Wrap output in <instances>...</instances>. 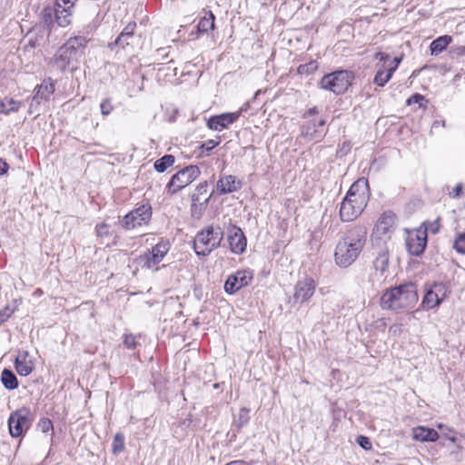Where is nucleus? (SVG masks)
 <instances>
[{
    "instance_id": "obj_36",
    "label": "nucleus",
    "mask_w": 465,
    "mask_h": 465,
    "mask_svg": "<svg viewBox=\"0 0 465 465\" xmlns=\"http://www.w3.org/2000/svg\"><path fill=\"white\" fill-rule=\"evenodd\" d=\"M135 27H136V24L135 23H129L124 27V29L120 34V35L118 36V42H121L123 40V38H124V37L134 38V32Z\"/></svg>"
},
{
    "instance_id": "obj_8",
    "label": "nucleus",
    "mask_w": 465,
    "mask_h": 465,
    "mask_svg": "<svg viewBox=\"0 0 465 465\" xmlns=\"http://www.w3.org/2000/svg\"><path fill=\"white\" fill-rule=\"evenodd\" d=\"M354 75L352 72L340 70L325 74L320 82V86L324 90L341 94L351 84Z\"/></svg>"
},
{
    "instance_id": "obj_7",
    "label": "nucleus",
    "mask_w": 465,
    "mask_h": 465,
    "mask_svg": "<svg viewBox=\"0 0 465 465\" xmlns=\"http://www.w3.org/2000/svg\"><path fill=\"white\" fill-rule=\"evenodd\" d=\"M375 59L379 60L377 64V72L374 77V84L378 86H384L392 77L393 73L397 70L401 64V58H391L390 54L378 52Z\"/></svg>"
},
{
    "instance_id": "obj_38",
    "label": "nucleus",
    "mask_w": 465,
    "mask_h": 465,
    "mask_svg": "<svg viewBox=\"0 0 465 465\" xmlns=\"http://www.w3.org/2000/svg\"><path fill=\"white\" fill-rule=\"evenodd\" d=\"M37 427L44 433H47L54 430L53 423L48 418L40 419Z\"/></svg>"
},
{
    "instance_id": "obj_6",
    "label": "nucleus",
    "mask_w": 465,
    "mask_h": 465,
    "mask_svg": "<svg viewBox=\"0 0 465 465\" xmlns=\"http://www.w3.org/2000/svg\"><path fill=\"white\" fill-rule=\"evenodd\" d=\"M316 107L304 114L305 122L301 127V135L309 142H319L325 134V120L316 116Z\"/></svg>"
},
{
    "instance_id": "obj_29",
    "label": "nucleus",
    "mask_w": 465,
    "mask_h": 465,
    "mask_svg": "<svg viewBox=\"0 0 465 465\" xmlns=\"http://www.w3.org/2000/svg\"><path fill=\"white\" fill-rule=\"evenodd\" d=\"M1 381L7 390H15L18 387V381L14 372L5 369L1 373Z\"/></svg>"
},
{
    "instance_id": "obj_9",
    "label": "nucleus",
    "mask_w": 465,
    "mask_h": 465,
    "mask_svg": "<svg viewBox=\"0 0 465 465\" xmlns=\"http://www.w3.org/2000/svg\"><path fill=\"white\" fill-rule=\"evenodd\" d=\"M449 293L448 286L443 282H433L425 285V294L421 302V308L430 311L437 308L446 299Z\"/></svg>"
},
{
    "instance_id": "obj_11",
    "label": "nucleus",
    "mask_w": 465,
    "mask_h": 465,
    "mask_svg": "<svg viewBox=\"0 0 465 465\" xmlns=\"http://www.w3.org/2000/svg\"><path fill=\"white\" fill-rule=\"evenodd\" d=\"M151 217V205L148 203L142 204L124 216L122 221L123 226L126 230H133L137 227L147 224L150 222Z\"/></svg>"
},
{
    "instance_id": "obj_45",
    "label": "nucleus",
    "mask_w": 465,
    "mask_h": 465,
    "mask_svg": "<svg viewBox=\"0 0 465 465\" xmlns=\"http://www.w3.org/2000/svg\"><path fill=\"white\" fill-rule=\"evenodd\" d=\"M357 443L362 447L364 450H371V442L368 437L365 436H358L356 439Z\"/></svg>"
},
{
    "instance_id": "obj_20",
    "label": "nucleus",
    "mask_w": 465,
    "mask_h": 465,
    "mask_svg": "<svg viewBox=\"0 0 465 465\" xmlns=\"http://www.w3.org/2000/svg\"><path fill=\"white\" fill-rule=\"evenodd\" d=\"M74 3L65 0H57L55 5V21L61 27H65L71 24L72 12Z\"/></svg>"
},
{
    "instance_id": "obj_19",
    "label": "nucleus",
    "mask_w": 465,
    "mask_h": 465,
    "mask_svg": "<svg viewBox=\"0 0 465 465\" xmlns=\"http://www.w3.org/2000/svg\"><path fill=\"white\" fill-rule=\"evenodd\" d=\"M54 92V83L51 78L43 80L41 84L36 86V92L32 99L29 113H33L35 105L40 104L43 101H48Z\"/></svg>"
},
{
    "instance_id": "obj_37",
    "label": "nucleus",
    "mask_w": 465,
    "mask_h": 465,
    "mask_svg": "<svg viewBox=\"0 0 465 465\" xmlns=\"http://www.w3.org/2000/svg\"><path fill=\"white\" fill-rule=\"evenodd\" d=\"M100 110H101V114L104 116L109 115L114 110V105L112 104V101L108 98L103 99L100 104Z\"/></svg>"
},
{
    "instance_id": "obj_25",
    "label": "nucleus",
    "mask_w": 465,
    "mask_h": 465,
    "mask_svg": "<svg viewBox=\"0 0 465 465\" xmlns=\"http://www.w3.org/2000/svg\"><path fill=\"white\" fill-rule=\"evenodd\" d=\"M215 16L211 11H203V16L200 18L197 30L199 33H208L214 29Z\"/></svg>"
},
{
    "instance_id": "obj_50",
    "label": "nucleus",
    "mask_w": 465,
    "mask_h": 465,
    "mask_svg": "<svg viewBox=\"0 0 465 465\" xmlns=\"http://www.w3.org/2000/svg\"><path fill=\"white\" fill-rule=\"evenodd\" d=\"M9 169L8 163L2 158H0V175H4Z\"/></svg>"
},
{
    "instance_id": "obj_26",
    "label": "nucleus",
    "mask_w": 465,
    "mask_h": 465,
    "mask_svg": "<svg viewBox=\"0 0 465 465\" xmlns=\"http://www.w3.org/2000/svg\"><path fill=\"white\" fill-rule=\"evenodd\" d=\"M23 105V103L13 98L5 97L0 101V114H9L17 112Z\"/></svg>"
},
{
    "instance_id": "obj_1",
    "label": "nucleus",
    "mask_w": 465,
    "mask_h": 465,
    "mask_svg": "<svg viewBox=\"0 0 465 465\" xmlns=\"http://www.w3.org/2000/svg\"><path fill=\"white\" fill-rule=\"evenodd\" d=\"M366 240L367 229L363 225H355L347 230L336 245V264L343 268L352 264L363 250Z\"/></svg>"
},
{
    "instance_id": "obj_53",
    "label": "nucleus",
    "mask_w": 465,
    "mask_h": 465,
    "mask_svg": "<svg viewBox=\"0 0 465 465\" xmlns=\"http://www.w3.org/2000/svg\"><path fill=\"white\" fill-rule=\"evenodd\" d=\"M437 428H438V429L440 430V432H441L442 430H445V428H447V426H445V425H444V424H442V423H439V424H437Z\"/></svg>"
},
{
    "instance_id": "obj_40",
    "label": "nucleus",
    "mask_w": 465,
    "mask_h": 465,
    "mask_svg": "<svg viewBox=\"0 0 465 465\" xmlns=\"http://www.w3.org/2000/svg\"><path fill=\"white\" fill-rule=\"evenodd\" d=\"M95 232L98 237H107L109 235V225L105 223H101L96 225Z\"/></svg>"
},
{
    "instance_id": "obj_3",
    "label": "nucleus",
    "mask_w": 465,
    "mask_h": 465,
    "mask_svg": "<svg viewBox=\"0 0 465 465\" xmlns=\"http://www.w3.org/2000/svg\"><path fill=\"white\" fill-rule=\"evenodd\" d=\"M88 44L84 36L70 37L54 54L51 63L60 71H65L70 65L76 67Z\"/></svg>"
},
{
    "instance_id": "obj_28",
    "label": "nucleus",
    "mask_w": 465,
    "mask_h": 465,
    "mask_svg": "<svg viewBox=\"0 0 465 465\" xmlns=\"http://www.w3.org/2000/svg\"><path fill=\"white\" fill-rule=\"evenodd\" d=\"M451 37L450 35H442L432 41L430 44L431 54H439L450 44Z\"/></svg>"
},
{
    "instance_id": "obj_46",
    "label": "nucleus",
    "mask_w": 465,
    "mask_h": 465,
    "mask_svg": "<svg viewBox=\"0 0 465 465\" xmlns=\"http://www.w3.org/2000/svg\"><path fill=\"white\" fill-rule=\"evenodd\" d=\"M441 435L451 442L456 441V432L449 427L445 428V430L441 431Z\"/></svg>"
},
{
    "instance_id": "obj_31",
    "label": "nucleus",
    "mask_w": 465,
    "mask_h": 465,
    "mask_svg": "<svg viewBox=\"0 0 465 465\" xmlns=\"http://www.w3.org/2000/svg\"><path fill=\"white\" fill-rule=\"evenodd\" d=\"M250 410L248 408H241L239 413L233 419V426L237 427L238 430L244 427L250 420Z\"/></svg>"
},
{
    "instance_id": "obj_13",
    "label": "nucleus",
    "mask_w": 465,
    "mask_h": 465,
    "mask_svg": "<svg viewBox=\"0 0 465 465\" xmlns=\"http://www.w3.org/2000/svg\"><path fill=\"white\" fill-rule=\"evenodd\" d=\"M31 423L28 409L23 408L12 412L8 419L11 436L15 438L22 436L30 428Z\"/></svg>"
},
{
    "instance_id": "obj_14",
    "label": "nucleus",
    "mask_w": 465,
    "mask_h": 465,
    "mask_svg": "<svg viewBox=\"0 0 465 465\" xmlns=\"http://www.w3.org/2000/svg\"><path fill=\"white\" fill-rule=\"evenodd\" d=\"M427 245L426 230L419 227L415 230L409 231L406 238V247L411 255H420Z\"/></svg>"
},
{
    "instance_id": "obj_27",
    "label": "nucleus",
    "mask_w": 465,
    "mask_h": 465,
    "mask_svg": "<svg viewBox=\"0 0 465 465\" xmlns=\"http://www.w3.org/2000/svg\"><path fill=\"white\" fill-rule=\"evenodd\" d=\"M389 265V252L387 249H383L377 255L373 262V266L376 272H379L381 274H383L387 270Z\"/></svg>"
},
{
    "instance_id": "obj_35",
    "label": "nucleus",
    "mask_w": 465,
    "mask_h": 465,
    "mask_svg": "<svg viewBox=\"0 0 465 465\" xmlns=\"http://www.w3.org/2000/svg\"><path fill=\"white\" fill-rule=\"evenodd\" d=\"M318 67V64L315 61H312L308 64H301L297 71L300 74H312L313 73L314 71H316Z\"/></svg>"
},
{
    "instance_id": "obj_32",
    "label": "nucleus",
    "mask_w": 465,
    "mask_h": 465,
    "mask_svg": "<svg viewBox=\"0 0 465 465\" xmlns=\"http://www.w3.org/2000/svg\"><path fill=\"white\" fill-rule=\"evenodd\" d=\"M112 449L114 454H119L124 450V436L123 434H115L113 440Z\"/></svg>"
},
{
    "instance_id": "obj_30",
    "label": "nucleus",
    "mask_w": 465,
    "mask_h": 465,
    "mask_svg": "<svg viewBox=\"0 0 465 465\" xmlns=\"http://www.w3.org/2000/svg\"><path fill=\"white\" fill-rule=\"evenodd\" d=\"M175 163V157L172 154H165L154 162V169L158 173L165 172L169 167L173 166Z\"/></svg>"
},
{
    "instance_id": "obj_33",
    "label": "nucleus",
    "mask_w": 465,
    "mask_h": 465,
    "mask_svg": "<svg viewBox=\"0 0 465 465\" xmlns=\"http://www.w3.org/2000/svg\"><path fill=\"white\" fill-rule=\"evenodd\" d=\"M220 139L218 140H213L210 139L204 143H203L199 146V151L201 154H208L209 152H211L213 148H215L220 143Z\"/></svg>"
},
{
    "instance_id": "obj_51",
    "label": "nucleus",
    "mask_w": 465,
    "mask_h": 465,
    "mask_svg": "<svg viewBox=\"0 0 465 465\" xmlns=\"http://www.w3.org/2000/svg\"><path fill=\"white\" fill-rule=\"evenodd\" d=\"M225 465H248L244 460H237L226 463Z\"/></svg>"
},
{
    "instance_id": "obj_47",
    "label": "nucleus",
    "mask_w": 465,
    "mask_h": 465,
    "mask_svg": "<svg viewBox=\"0 0 465 465\" xmlns=\"http://www.w3.org/2000/svg\"><path fill=\"white\" fill-rule=\"evenodd\" d=\"M425 98L423 95L420 94H415L413 95H411L408 100H407V104H421L422 101H424Z\"/></svg>"
},
{
    "instance_id": "obj_16",
    "label": "nucleus",
    "mask_w": 465,
    "mask_h": 465,
    "mask_svg": "<svg viewBox=\"0 0 465 465\" xmlns=\"http://www.w3.org/2000/svg\"><path fill=\"white\" fill-rule=\"evenodd\" d=\"M316 283L313 279L306 277L299 280L294 286L293 300L303 304L309 302L315 292Z\"/></svg>"
},
{
    "instance_id": "obj_23",
    "label": "nucleus",
    "mask_w": 465,
    "mask_h": 465,
    "mask_svg": "<svg viewBox=\"0 0 465 465\" xmlns=\"http://www.w3.org/2000/svg\"><path fill=\"white\" fill-rule=\"evenodd\" d=\"M241 187V183L233 175H225L221 177L216 184L218 194H226L237 191Z\"/></svg>"
},
{
    "instance_id": "obj_12",
    "label": "nucleus",
    "mask_w": 465,
    "mask_h": 465,
    "mask_svg": "<svg viewBox=\"0 0 465 465\" xmlns=\"http://www.w3.org/2000/svg\"><path fill=\"white\" fill-rule=\"evenodd\" d=\"M170 250L168 241H161L154 245L151 251L140 256V262L143 267L157 271L159 263L163 260Z\"/></svg>"
},
{
    "instance_id": "obj_17",
    "label": "nucleus",
    "mask_w": 465,
    "mask_h": 465,
    "mask_svg": "<svg viewBox=\"0 0 465 465\" xmlns=\"http://www.w3.org/2000/svg\"><path fill=\"white\" fill-rule=\"evenodd\" d=\"M230 250L235 254H242L246 250L247 240L242 229L234 224L227 228Z\"/></svg>"
},
{
    "instance_id": "obj_5",
    "label": "nucleus",
    "mask_w": 465,
    "mask_h": 465,
    "mask_svg": "<svg viewBox=\"0 0 465 465\" xmlns=\"http://www.w3.org/2000/svg\"><path fill=\"white\" fill-rule=\"evenodd\" d=\"M223 232L219 226L210 225L199 232L193 241V248L197 255L206 256L220 246Z\"/></svg>"
},
{
    "instance_id": "obj_22",
    "label": "nucleus",
    "mask_w": 465,
    "mask_h": 465,
    "mask_svg": "<svg viewBox=\"0 0 465 465\" xmlns=\"http://www.w3.org/2000/svg\"><path fill=\"white\" fill-rule=\"evenodd\" d=\"M395 223V214L392 212L383 213L377 221L374 232L379 235H386L391 232Z\"/></svg>"
},
{
    "instance_id": "obj_42",
    "label": "nucleus",
    "mask_w": 465,
    "mask_h": 465,
    "mask_svg": "<svg viewBox=\"0 0 465 465\" xmlns=\"http://www.w3.org/2000/svg\"><path fill=\"white\" fill-rule=\"evenodd\" d=\"M208 188V183L206 181L201 183L198 184L195 190V193L193 194V198L194 201H200L199 196L201 194L206 193Z\"/></svg>"
},
{
    "instance_id": "obj_15",
    "label": "nucleus",
    "mask_w": 465,
    "mask_h": 465,
    "mask_svg": "<svg viewBox=\"0 0 465 465\" xmlns=\"http://www.w3.org/2000/svg\"><path fill=\"white\" fill-rule=\"evenodd\" d=\"M253 274L250 270H242L230 275L225 283L224 291L229 294H233L242 287L247 286L252 280Z\"/></svg>"
},
{
    "instance_id": "obj_49",
    "label": "nucleus",
    "mask_w": 465,
    "mask_h": 465,
    "mask_svg": "<svg viewBox=\"0 0 465 465\" xmlns=\"http://www.w3.org/2000/svg\"><path fill=\"white\" fill-rule=\"evenodd\" d=\"M401 324H393L389 328V332L393 336L401 334Z\"/></svg>"
},
{
    "instance_id": "obj_24",
    "label": "nucleus",
    "mask_w": 465,
    "mask_h": 465,
    "mask_svg": "<svg viewBox=\"0 0 465 465\" xmlns=\"http://www.w3.org/2000/svg\"><path fill=\"white\" fill-rule=\"evenodd\" d=\"M412 439L421 442H434L439 439V433L434 429L418 426L412 429Z\"/></svg>"
},
{
    "instance_id": "obj_44",
    "label": "nucleus",
    "mask_w": 465,
    "mask_h": 465,
    "mask_svg": "<svg viewBox=\"0 0 465 465\" xmlns=\"http://www.w3.org/2000/svg\"><path fill=\"white\" fill-rule=\"evenodd\" d=\"M133 38L131 37H124L121 42H118V37L115 39L114 43L109 44V48L114 49L115 46H121L122 48H124L125 46L129 45L131 44V40Z\"/></svg>"
},
{
    "instance_id": "obj_39",
    "label": "nucleus",
    "mask_w": 465,
    "mask_h": 465,
    "mask_svg": "<svg viewBox=\"0 0 465 465\" xmlns=\"http://www.w3.org/2000/svg\"><path fill=\"white\" fill-rule=\"evenodd\" d=\"M421 227L423 230H426V233L428 232H430L431 233H437L440 230V219H437L433 222H425Z\"/></svg>"
},
{
    "instance_id": "obj_2",
    "label": "nucleus",
    "mask_w": 465,
    "mask_h": 465,
    "mask_svg": "<svg viewBox=\"0 0 465 465\" xmlns=\"http://www.w3.org/2000/svg\"><path fill=\"white\" fill-rule=\"evenodd\" d=\"M370 198L369 183L360 178L351 184L340 207V218L348 223L355 220L367 206Z\"/></svg>"
},
{
    "instance_id": "obj_48",
    "label": "nucleus",
    "mask_w": 465,
    "mask_h": 465,
    "mask_svg": "<svg viewBox=\"0 0 465 465\" xmlns=\"http://www.w3.org/2000/svg\"><path fill=\"white\" fill-rule=\"evenodd\" d=\"M462 191V184L458 183L451 192L449 193L450 196L452 198H459L460 196Z\"/></svg>"
},
{
    "instance_id": "obj_54",
    "label": "nucleus",
    "mask_w": 465,
    "mask_h": 465,
    "mask_svg": "<svg viewBox=\"0 0 465 465\" xmlns=\"http://www.w3.org/2000/svg\"><path fill=\"white\" fill-rule=\"evenodd\" d=\"M29 45L32 46V47H35L36 45V43L35 42H33L32 39H29Z\"/></svg>"
},
{
    "instance_id": "obj_21",
    "label": "nucleus",
    "mask_w": 465,
    "mask_h": 465,
    "mask_svg": "<svg viewBox=\"0 0 465 465\" xmlns=\"http://www.w3.org/2000/svg\"><path fill=\"white\" fill-rule=\"evenodd\" d=\"M17 373L21 376H28L35 369V361L27 351H18L15 361Z\"/></svg>"
},
{
    "instance_id": "obj_52",
    "label": "nucleus",
    "mask_w": 465,
    "mask_h": 465,
    "mask_svg": "<svg viewBox=\"0 0 465 465\" xmlns=\"http://www.w3.org/2000/svg\"><path fill=\"white\" fill-rule=\"evenodd\" d=\"M378 324L379 327H381L382 330L385 329L386 327V322L384 319H380L379 321H377L376 322Z\"/></svg>"
},
{
    "instance_id": "obj_4",
    "label": "nucleus",
    "mask_w": 465,
    "mask_h": 465,
    "mask_svg": "<svg viewBox=\"0 0 465 465\" xmlns=\"http://www.w3.org/2000/svg\"><path fill=\"white\" fill-rule=\"evenodd\" d=\"M418 302L414 284L407 283L388 289L381 298V307L384 310H405L412 308Z\"/></svg>"
},
{
    "instance_id": "obj_34",
    "label": "nucleus",
    "mask_w": 465,
    "mask_h": 465,
    "mask_svg": "<svg viewBox=\"0 0 465 465\" xmlns=\"http://www.w3.org/2000/svg\"><path fill=\"white\" fill-rule=\"evenodd\" d=\"M453 248L457 252L465 254V233H459L454 241Z\"/></svg>"
},
{
    "instance_id": "obj_18",
    "label": "nucleus",
    "mask_w": 465,
    "mask_h": 465,
    "mask_svg": "<svg viewBox=\"0 0 465 465\" xmlns=\"http://www.w3.org/2000/svg\"><path fill=\"white\" fill-rule=\"evenodd\" d=\"M242 114V110L233 113H224L211 116L206 123L209 129L221 132L236 122Z\"/></svg>"
},
{
    "instance_id": "obj_41",
    "label": "nucleus",
    "mask_w": 465,
    "mask_h": 465,
    "mask_svg": "<svg viewBox=\"0 0 465 465\" xmlns=\"http://www.w3.org/2000/svg\"><path fill=\"white\" fill-rule=\"evenodd\" d=\"M14 312L15 309L10 308L8 305L0 310V325L5 322Z\"/></svg>"
},
{
    "instance_id": "obj_10",
    "label": "nucleus",
    "mask_w": 465,
    "mask_h": 465,
    "mask_svg": "<svg viewBox=\"0 0 465 465\" xmlns=\"http://www.w3.org/2000/svg\"><path fill=\"white\" fill-rule=\"evenodd\" d=\"M200 173L201 171L196 165H188L180 170L172 176L170 182L167 183L166 189L168 193L173 194L185 188L196 180Z\"/></svg>"
},
{
    "instance_id": "obj_43",
    "label": "nucleus",
    "mask_w": 465,
    "mask_h": 465,
    "mask_svg": "<svg viewBox=\"0 0 465 465\" xmlns=\"http://www.w3.org/2000/svg\"><path fill=\"white\" fill-rule=\"evenodd\" d=\"M124 344L128 349H134L137 344L136 337L133 334H124Z\"/></svg>"
}]
</instances>
